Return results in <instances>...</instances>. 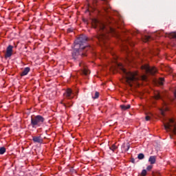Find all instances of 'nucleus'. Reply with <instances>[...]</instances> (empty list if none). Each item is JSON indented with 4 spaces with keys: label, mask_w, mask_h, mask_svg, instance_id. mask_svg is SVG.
<instances>
[{
    "label": "nucleus",
    "mask_w": 176,
    "mask_h": 176,
    "mask_svg": "<svg viewBox=\"0 0 176 176\" xmlns=\"http://www.w3.org/2000/svg\"><path fill=\"white\" fill-rule=\"evenodd\" d=\"M148 162L151 164H155V163H156V156H150L148 158Z\"/></svg>",
    "instance_id": "14"
},
{
    "label": "nucleus",
    "mask_w": 176,
    "mask_h": 176,
    "mask_svg": "<svg viewBox=\"0 0 176 176\" xmlns=\"http://www.w3.org/2000/svg\"><path fill=\"white\" fill-rule=\"evenodd\" d=\"M151 39H152V37H151V36H144L143 41L144 42H148V41H151Z\"/></svg>",
    "instance_id": "15"
},
{
    "label": "nucleus",
    "mask_w": 176,
    "mask_h": 176,
    "mask_svg": "<svg viewBox=\"0 0 176 176\" xmlns=\"http://www.w3.org/2000/svg\"><path fill=\"white\" fill-rule=\"evenodd\" d=\"M155 100H160V98H162V96H160V93L157 92V94H155Z\"/></svg>",
    "instance_id": "21"
},
{
    "label": "nucleus",
    "mask_w": 176,
    "mask_h": 176,
    "mask_svg": "<svg viewBox=\"0 0 176 176\" xmlns=\"http://www.w3.org/2000/svg\"><path fill=\"white\" fill-rule=\"evenodd\" d=\"M151 116H152V114L151 113H150V116H146V117H145V119H146V120L148 122V121H149V120H151Z\"/></svg>",
    "instance_id": "24"
},
{
    "label": "nucleus",
    "mask_w": 176,
    "mask_h": 176,
    "mask_svg": "<svg viewBox=\"0 0 176 176\" xmlns=\"http://www.w3.org/2000/svg\"><path fill=\"white\" fill-rule=\"evenodd\" d=\"M102 1H105V0H102Z\"/></svg>",
    "instance_id": "33"
},
{
    "label": "nucleus",
    "mask_w": 176,
    "mask_h": 176,
    "mask_svg": "<svg viewBox=\"0 0 176 176\" xmlns=\"http://www.w3.org/2000/svg\"><path fill=\"white\" fill-rule=\"evenodd\" d=\"M62 104H63L65 108H70V107H72V104H71L70 102H68L67 104H65V103H62Z\"/></svg>",
    "instance_id": "22"
},
{
    "label": "nucleus",
    "mask_w": 176,
    "mask_h": 176,
    "mask_svg": "<svg viewBox=\"0 0 176 176\" xmlns=\"http://www.w3.org/2000/svg\"><path fill=\"white\" fill-rule=\"evenodd\" d=\"M145 155H144V153H139L138 155V159H139V160H142V159H144Z\"/></svg>",
    "instance_id": "17"
},
{
    "label": "nucleus",
    "mask_w": 176,
    "mask_h": 176,
    "mask_svg": "<svg viewBox=\"0 0 176 176\" xmlns=\"http://www.w3.org/2000/svg\"><path fill=\"white\" fill-rule=\"evenodd\" d=\"M86 42H87V36L85 35H80L75 41L74 46L76 49L80 47V49H84L85 50H87L89 46L86 45Z\"/></svg>",
    "instance_id": "3"
},
{
    "label": "nucleus",
    "mask_w": 176,
    "mask_h": 176,
    "mask_svg": "<svg viewBox=\"0 0 176 176\" xmlns=\"http://www.w3.org/2000/svg\"><path fill=\"white\" fill-rule=\"evenodd\" d=\"M143 79L145 80L146 79V77L144 76Z\"/></svg>",
    "instance_id": "31"
},
{
    "label": "nucleus",
    "mask_w": 176,
    "mask_h": 176,
    "mask_svg": "<svg viewBox=\"0 0 176 176\" xmlns=\"http://www.w3.org/2000/svg\"><path fill=\"white\" fill-rule=\"evenodd\" d=\"M143 69H145L146 72L147 74H149L150 75H155V74L157 73V69L155 67H149V66H143Z\"/></svg>",
    "instance_id": "7"
},
{
    "label": "nucleus",
    "mask_w": 176,
    "mask_h": 176,
    "mask_svg": "<svg viewBox=\"0 0 176 176\" xmlns=\"http://www.w3.org/2000/svg\"><path fill=\"white\" fill-rule=\"evenodd\" d=\"M32 140L34 142H37L38 144H42L43 142V139L41 136H33Z\"/></svg>",
    "instance_id": "11"
},
{
    "label": "nucleus",
    "mask_w": 176,
    "mask_h": 176,
    "mask_svg": "<svg viewBox=\"0 0 176 176\" xmlns=\"http://www.w3.org/2000/svg\"><path fill=\"white\" fill-rule=\"evenodd\" d=\"M164 82V78H160L158 82L160 85H163V82Z\"/></svg>",
    "instance_id": "23"
},
{
    "label": "nucleus",
    "mask_w": 176,
    "mask_h": 176,
    "mask_svg": "<svg viewBox=\"0 0 176 176\" xmlns=\"http://www.w3.org/2000/svg\"><path fill=\"white\" fill-rule=\"evenodd\" d=\"M92 25L94 28H96L98 31H99L97 38L100 42L103 43V45H104V46H107V41L109 39L108 34L116 33V31L114 28L111 26L107 27L105 23L97 19H94L92 21Z\"/></svg>",
    "instance_id": "1"
},
{
    "label": "nucleus",
    "mask_w": 176,
    "mask_h": 176,
    "mask_svg": "<svg viewBox=\"0 0 176 176\" xmlns=\"http://www.w3.org/2000/svg\"><path fill=\"white\" fill-rule=\"evenodd\" d=\"M73 94H72V90L71 89H67L63 94L65 97H67L68 100H72V98H74Z\"/></svg>",
    "instance_id": "9"
},
{
    "label": "nucleus",
    "mask_w": 176,
    "mask_h": 176,
    "mask_svg": "<svg viewBox=\"0 0 176 176\" xmlns=\"http://www.w3.org/2000/svg\"><path fill=\"white\" fill-rule=\"evenodd\" d=\"M79 65H80V67H82V69H81V74H82V75H85V76H87L88 74H90V72H89L88 69H87L86 67H85V65L82 64V63H79Z\"/></svg>",
    "instance_id": "10"
},
{
    "label": "nucleus",
    "mask_w": 176,
    "mask_h": 176,
    "mask_svg": "<svg viewBox=\"0 0 176 176\" xmlns=\"http://www.w3.org/2000/svg\"><path fill=\"white\" fill-rule=\"evenodd\" d=\"M128 146V148H127V151H129V149H130V146Z\"/></svg>",
    "instance_id": "30"
},
{
    "label": "nucleus",
    "mask_w": 176,
    "mask_h": 176,
    "mask_svg": "<svg viewBox=\"0 0 176 176\" xmlns=\"http://www.w3.org/2000/svg\"><path fill=\"white\" fill-rule=\"evenodd\" d=\"M68 32H72V30L71 29H68Z\"/></svg>",
    "instance_id": "28"
},
{
    "label": "nucleus",
    "mask_w": 176,
    "mask_h": 176,
    "mask_svg": "<svg viewBox=\"0 0 176 176\" xmlns=\"http://www.w3.org/2000/svg\"><path fill=\"white\" fill-rule=\"evenodd\" d=\"M129 63H130V60L128 59Z\"/></svg>",
    "instance_id": "32"
},
{
    "label": "nucleus",
    "mask_w": 176,
    "mask_h": 176,
    "mask_svg": "<svg viewBox=\"0 0 176 176\" xmlns=\"http://www.w3.org/2000/svg\"><path fill=\"white\" fill-rule=\"evenodd\" d=\"M152 167H153L152 165H149L147 166L146 170L149 171L150 170H152Z\"/></svg>",
    "instance_id": "26"
},
{
    "label": "nucleus",
    "mask_w": 176,
    "mask_h": 176,
    "mask_svg": "<svg viewBox=\"0 0 176 176\" xmlns=\"http://www.w3.org/2000/svg\"><path fill=\"white\" fill-rule=\"evenodd\" d=\"M13 46L12 45H8L6 48V52L4 56L5 58H9L10 57H12V54H13Z\"/></svg>",
    "instance_id": "8"
},
{
    "label": "nucleus",
    "mask_w": 176,
    "mask_h": 176,
    "mask_svg": "<svg viewBox=\"0 0 176 176\" xmlns=\"http://www.w3.org/2000/svg\"><path fill=\"white\" fill-rule=\"evenodd\" d=\"M84 49H80V47L76 48L75 45L74 46V50L72 53V60L74 61H80L82 57H86V53H85Z\"/></svg>",
    "instance_id": "4"
},
{
    "label": "nucleus",
    "mask_w": 176,
    "mask_h": 176,
    "mask_svg": "<svg viewBox=\"0 0 176 176\" xmlns=\"http://www.w3.org/2000/svg\"><path fill=\"white\" fill-rule=\"evenodd\" d=\"M110 151H112L113 152H115L116 149H118V146L116 145L113 144L111 147H109Z\"/></svg>",
    "instance_id": "16"
},
{
    "label": "nucleus",
    "mask_w": 176,
    "mask_h": 176,
    "mask_svg": "<svg viewBox=\"0 0 176 176\" xmlns=\"http://www.w3.org/2000/svg\"><path fill=\"white\" fill-rule=\"evenodd\" d=\"M142 176H146V170L144 169V170L142 171Z\"/></svg>",
    "instance_id": "25"
},
{
    "label": "nucleus",
    "mask_w": 176,
    "mask_h": 176,
    "mask_svg": "<svg viewBox=\"0 0 176 176\" xmlns=\"http://www.w3.org/2000/svg\"><path fill=\"white\" fill-rule=\"evenodd\" d=\"M45 122V118L41 115L34 116L31 117L30 124L33 129H36V127H41L42 124Z\"/></svg>",
    "instance_id": "5"
},
{
    "label": "nucleus",
    "mask_w": 176,
    "mask_h": 176,
    "mask_svg": "<svg viewBox=\"0 0 176 176\" xmlns=\"http://www.w3.org/2000/svg\"><path fill=\"white\" fill-rule=\"evenodd\" d=\"M131 163H135V160L134 158H132L131 159Z\"/></svg>",
    "instance_id": "27"
},
{
    "label": "nucleus",
    "mask_w": 176,
    "mask_h": 176,
    "mask_svg": "<svg viewBox=\"0 0 176 176\" xmlns=\"http://www.w3.org/2000/svg\"><path fill=\"white\" fill-rule=\"evenodd\" d=\"M5 152H6V148L5 147H1L0 148V155H3V153H5Z\"/></svg>",
    "instance_id": "19"
},
{
    "label": "nucleus",
    "mask_w": 176,
    "mask_h": 176,
    "mask_svg": "<svg viewBox=\"0 0 176 176\" xmlns=\"http://www.w3.org/2000/svg\"><path fill=\"white\" fill-rule=\"evenodd\" d=\"M174 96H175V98H176V90H175V93H174Z\"/></svg>",
    "instance_id": "29"
},
{
    "label": "nucleus",
    "mask_w": 176,
    "mask_h": 176,
    "mask_svg": "<svg viewBox=\"0 0 176 176\" xmlns=\"http://www.w3.org/2000/svg\"><path fill=\"white\" fill-rule=\"evenodd\" d=\"M120 107L122 111H127V109H130V108H131V106L130 104H127L126 106L124 104H121Z\"/></svg>",
    "instance_id": "13"
},
{
    "label": "nucleus",
    "mask_w": 176,
    "mask_h": 176,
    "mask_svg": "<svg viewBox=\"0 0 176 176\" xmlns=\"http://www.w3.org/2000/svg\"><path fill=\"white\" fill-rule=\"evenodd\" d=\"M30 70L31 69L30 67H25L21 72V76H25V75H28V72H30Z\"/></svg>",
    "instance_id": "12"
},
{
    "label": "nucleus",
    "mask_w": 176,
    "mask_h": 176,
    "mask_svg": "<svg viewBox=\"0 0 176 176\" xmlns=\"http://www.w3.org/2000/svg\"><path fill=\"white\" fill-rule=\"evenodd\" d=\"M118 68L120 69V74H122V75H124L129 85L131 86L132 82H135V80H138V77H137L138 75V73L127 71V69L124 68L123 65L120 63H118Z\"/></svg>",
    "instance_id": "2"
},
{
    "label": "nucleus",
    "mask_w": 176,
    "mask_h": 176,
    "mask_svg": "<svg viewBox=\"0 0 176 176\" xmlns=\"http://www.w3.org/2000/svg\"><path fill=\"white\" fill-rule=\"evenodd\" d=\"M164 129L169 133H173L176 135V123L173 119H169L168 122L164 123Z\"/></svg>",
    "instance_id": "6"
},
{
    "label": "nucleus",
    "mask_w": 176,
    "mask_h": 176,
    "mask_svg": "<svg viewBox=\"0 0 176 176\" xmlns=\"http://www.w3.org/2000/svg\"><path fill=\"white\" fill-rule=\"evenodd\" d=\"M98 97H100V93H98V91H96L95 96H92V98H94V100H96V99L98 98Z\"/></svg>",
    "instance_id": "20"
},
{
    "label": "nucleus",
    "mask_w": 176,
    "mask_h": 176,
    "mask_svg": "<svg viewBox=\"0 0 176 176\" xmlns=\"http://www.w3.org/2000/svg\"><path fill=\"white\" fill-rule=\"evenodd\" d=\"M169 38H173L176 39V32H171L168 34Z\"/></svg>",
    "instance_id": "18"
}]
</instances>
